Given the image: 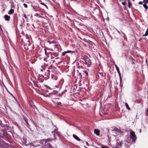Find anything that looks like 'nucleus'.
Listing matches in <instances>:
<instances>
[{
  "instance_id": "4",
  "label": "nucleus",
  "mask_w": 148,
  "mask_h": 148,
  "mask_svg": "<svg viewBox=\"0 0 148 148\" xmlns=\"http://www.w3.org/2000/svg\"><path fill=\"white\" fill-rule=\"evenodd\" d=\"M45 71V73L43 74V75H44L46 78L48 77L50 74L51 71L48 69L46 71Z\"/></svg>"
},
{
  "instance_id": "46",
  "label": "nucleus",
  "mask_w": 148,
  "mask_h": 148,
  "mask_svg": "<svg viewBox=\"0 0 148 148\" xmlns=\"http://www.w3.org/2000/svg\"><path fill=\"white\" fill-rule=\"evenodd\" d=\"M36 108V107H35V106L34 105L33 106V108Z\"/></svg>"
},
{
  "instance_id": "7",
  "label": "nucleus",
  "mask_w": 148,
  "mask_h": 148,
  "mask_svg": "<svg viewBox=\"0 0 148 148\" xmlns=\"http://www.w3.org/2000/svg\"><path fill=\"white\" fill-rule=\"evenodd\" d=\"M45 148H52L51 145L48 142H45Z\"/></svg>"
},
{
  "instance_id": "6",
  "label": "nucleus",
  "mask_w": 148,
  "mask_h": 148,
  "mask_svg": "<svg viewBox=\"0 0 148 148\" xmlns=\"http://www.w3.org/2000/svg\"><path fill=\"white\" fill-rule=\"evenodd\" d=\"M52 64H51L50 66H49L48 69L51 71H51L55 74V72H56V68L52 66Z\"/></svg>"
},
{
  "instance_id": "28",
  "label": "nucleus",
  "mask_w": 148,
  "mask_h": 148,
  "mask_svg": "<svg viewBox=\"0 0 148 148\" xmlns=\"http://www.w3.org/2000/svg\"><path fill=\"white\" fill-rule=\"evenodd\" d=\"M66 52L65 51H64L62 53V56H64L65 54H66Z\"/></svg>"
},
{
  "instance_id": "1",
  "label": "nucleus",
  "mask_w": 148,
  "mask_h": 148,
  "mask_svg": "<svg viewBox=\"0 0 148 148\" xmlns=\"http://www.w3.org/2000/svg\"><path fill=\"white\" fill-rule=\"evenodd\" d=\"M81 58L84 60V61H80L79 62H78V65H79L80 64H85L88 67L91 66L92 64L91 60L87 56L85 55L82 56Z\"/></svg>"
},
{
  "instance_id": "14",
  "label": "nucleus",
  "mask_w": 148,
  "mask_h": 148,
  "mask_svg": "<svg viewBox=\"0 0 148 148\" xmlns=\"http://www.w3.org/2000/svg\"><path fill=\"white\" fill-rule=\"evenodd\" d=\"M73 136L75 139L79 141H80V139L76 135H75L74 134H73Z\"/></svg>"
},
{
  "instance_id": "27",
  "label": "nucleus",
  "mask_w": 148,
  "mask_h": 148,
  "mask_svg": "<svg viewBox=\"0 0 148 148\" xmlns=\"http://www.w3.org/2000/svg\"><path fill=\"white\" fill-rule=\"evenodd\" d=\"M23 5L25 8H27V5L26 3H24Z\"/></svg>"
},
{
  "instance_id": "21",
  "label": "nucleus",
  "mask_w": 148,
  "mask_h": 148,
  "mask_svg": "<svg viewBox=\"0 0 148 148\" xmlns=\"http://www.w3.org/2000/svg\"><path fill=\"white\" fill-rule=\"evenodd\" d=\"M148 35V30H147L145 34L143 35V36H147Z\"/></svg>"
},
{
  "instance_id": "52",
  "label": "nucleus",
  "mask_w": 148,
  "mask_h": 148,
  "mask_svg": "<svg viewBox=\"0 0 148 148\" xmlns=\"http://www.w3.org/2000/svg\"><path fill=\"white\" fill-rule=\"evenodd\" d=\"M147 30H148V28H147Z\"/></svg>"
},
{
  "instance_id": "32",
  "label": "nucleus",
  "mask_w": 148,
  "mask_h": 148,
  "mask_svg": "<svg viewBox=\"0 0 148 148\" xmlns=\"http://www.w3.org/2000/svg\"><path fill=\"white\" fill-rule=\"evenodd\" d=\"M66 52V53H70L71 52V51H65Z\"/></svg>"
},
{
  "instance_id": "31",
  "label": "nucleus",
  "mask_w": 148,
  "mask_h": 148,
  "mask_svg": "<svg viewBox=\"0 0 148 148\" xmlns=\"http://www.w3.org/2000/svg\"><path fill=\"white\" fill-rule=\"evenodd\" d=\"M126 2H122V4L123 5H125V4H126Z\"/></svg>"
},
{
  "instance_id": "33",
  "label": "nucleus",
  "mask_w": 148,
  "mask_h": 148,
  "mask_svg": "<svg viewBox=\"0 0 148 148\" xmlns=\"http://www.w3.org/2000/svg\"><path fill=\"white\" fill-rule=\"evenodd\" d=\"M23 17L25 18V19H26L27 18V16L25 14H24L23 15Z\"/></svg>"
},
{
  "instance_id": "15",
  "label": "nucleus",
  "mask_w": 148,
  "mask_h": 148,
  "mask_svg": "<svg viewBox=\"0 0 148 148\" xmlns=\"http://www.w3.org/2000/svg\"><path fill=\"white\" fill-rule=\"evenodd\" d=\"M38 82H34V86L36 87L37 88H39L40 87V86L38 84Z\"/></svg>"
},
{
  "instance_id": "24",
  "label": "nucleus",
  "mask_w": 148,
  "mask_h": 148,
  "mask_svg": "<svg viewBox=\"0 0 148 148\" xmlns=\"http://www.w3.org/2000/svg\"><path fill=\"white\" fill-rule=\"evenodd\" d=\"M143 2L147 4L148 3V0H143Z\"/></svg>"
},
{
  "instance_id": "8",
  "label": "nucleus",
  "mask_w": 148,
  "mask_h": 148,
  "mask_svg": "<svg viewBox=\"0 0 148 148\" xmlns=\"http://www.w3.org/2000/svg\"><path fill=\"white\" fill-rule=\"evenodd\" d=\"M51 59L54 58V57H57L58 55V52H52L51 53Z\"/></svg>"
},
{
  "instance_id": "54",
  "label": "nucleus",
  "mask_w": 148,
  "mask_h": 148,
  "mask_svg": "<svg viewBox=\"0 0 148 148\" xmlns=\"http://www.w3.org/2000/svg\"><path fill=\"white\" fill-rule=\"evenodd\" d=\"M48 88H49V89H50V88H49V87H48Z\"/></svg>"
},
{
  "instance_id": "49",
  "label": "nucleus",
  "mask_w": 148,
  "mask_h": 148,
  "mask_svg": "<svg viewBox=\"0 0 148 148\" xmlns=\"http://www.w3.org/2000/svg\"><path fill=\"white\" fill-rule=\"evenodd\" d=\"M51 75H53V73H51Z\"/></svg>"
},
{
  "instance_id": "13",
  "label": "nucleus",
  "mask_w": 148,
  "mask_h": 148,
  "mask_svg": "<svg viewBox=\"0 0 148 148\" xmlns=\"http://www.w3.org/2000/svg\"><path fill=\"white\" fill-rule=\"evenodd\" d=\"M14 13V10L13 9H11L8 12V13L9 15H11Z\"/></svg>"
},
{
  "instance_id": "18",
  "label": "nucleus",
  "mask_w": 148,
  "mask_h": 148,
  "mask_svg": "<svg viewBox=\"0 0 148 148\" xmlns=\"http://www.w3.org/2000/svg\"><path fill=\"white\" fill-rule=\"evenodd\" d=\"M21 43L22 45H24V46H25L26 45H27L26 44V43L25 42L23 41V39L21 40Z\"/></svg>"
},
{
  "instance_id": "40",
  "label": "nucleus",
  "mask_w": 148,
  "mask_h": 148,
  "mask_svg": "<svg viewBox=\"0 0 148 148\" xmlns=\"http://www.w3.org/2000/svg\"><path fill=\"white\" fill-rule=\"evenodd\" d=\"M44 6H45L47 8H48V7L45 4V5H44Z\"/></svg>"
},
{
  "instance_id": "45",
  "label": "nucleus",
  "mask_w": 148,
  "mask_h": 148,
  "mask_svg": "<svg viewBox=\"0 0 148 148\" xmlns=\"http://www.w3.org/2000/svg\"><path fill=\"white\" fill-rule=\"evenodd\" d=\"M142 38H140V39H139V41H140L141 40H142Z\"/></svg>"
},
{
  "instance_id": "17",
  "label": "nucleus",
  "mask_w": 148,
  "mask_h": 148,
  "mask_svg": "<svg viewBox=\"0 0 148 148\" xmlns=\"http://www.w3.org/2000/svg\"><path fill=\"white\" fill-rule=\"evenodd\" d=\"M143 5L144 7L145 8V11H146L147 9H148V7L147 5H146V3L143 4Z\"/></svg>"
},
{
  "instance_id": "10",
  "label": "nucleus",
  "mask_w": 148,
  "mask_h": 148,
  "mask_svg": "<svg viewBox=\"0 0 148 148\" xmlns=\"http://www.w3.org/2000/svg\"><path fill=\"white\" fill-rule=\"evenodd\" d=\"M5 20L7 21H9L10 20V17L9 16L7 15H5L4 16Z\"/></svg>"
},
{
  "instance_id": "36",
  "label": "nucleus",
  "mask_w": 148,
  "mask_h": 148,
  "mask_svg": "<svg viewBox=\"0 0 148 148\" xmlns=\"http://www.w3.org/2000/svg\"><path fill=\"white\" fill-rule=\"evenodd\" d=\"M36 16H39L40 17L41 16H40L39 14H36Z\"/></svg>"
},
{
  "instance_id": "25",
  "label": "nucleus",
  "mask_w": 148,
  "mask_h": 148,
  "mask_svg": "<svg viewBox=\"0 0 148 148\" xmlns=\"http://www.w3.org/2000/svg\"><path fill=\"white\" fill-rule=\"evenodd\" d=\"M128 6L130 8V6H132L131 3L130 1L128 2Z\"/></svg>"
},
{
  "instance_id": "42",
  "label": "nucleus",
  "mask_w": 148,
  "mask_h": 148,
  "mask_svg": "<svg viewBox=\"0 0 148 148\" xmlns=\"http://www.w3.org/2000/svg\"><path fill=\"white\" fill-rule=\"evenodd\" d=\"M26 40H27V42H29V39H27V38L26 39Z\"/></svg>"
},
{
  "instance_id": "44",
  "label": "nucleus",
  "mask_w": 148,
  "mask_h": 148,
  "mask_svg": "<svg viewBox=\"0 0 148 148\" xmlns=\"http://www.w3.org/2000/svg\"><path fill=\"white\" fill-rule=\"evenodd\" d=\"M33 88H34V89H36V91H37L38 90H37V89L34 88L33 87Z\"/></svg>"
},
{
  "instance_id": "3",
  "label": "nucleus",
  "mask_w": 148,
  "mask_h": 148,
  "mask_svg": "<svg viewBox=\"0 0 148 148\" xmlns=\"http://www.w3.org/2000/svg\"><path fill=\"white\" fill-rule=\"evenodd\" d=\"M38 69L41 72H43L45 70V66L43 64H39L38 67Z\"/></svg>"
},
{
  "instance_id": "51",
  "label": "nucleus",
  "mask_w": 148,
  "mask_h": 148,
  "mask_svg": "<svg viewBox=\"0 0 148 148\" xmlns=\"http://www.w3.org/2000/svg\"><path fill=\"white\" fill-rule=\"evenodd\" d=\"M57 45H55V47H57Z\"/></svg>"
},
{
  "instance_id": "41",
  "label": "nucleus",
  "mask_w": 148,
  "mask_h": 148,
  "mask_svg": "<svg viewBox=\"0 0 148 148\" xmlns=\"http://www.w3.org/2000/svg\"><path fill=\"white\" fill-rule=\"evenodd\" d=\"M101 148H107V147L103 146L101 147Z\"/></svg>"
},
{
  "instance_id": "43",
  "label": "nucleus",
  "mask_w": 148,
  "mask_h": 148,
  "mask_svg": "<svg viewBox=\"0 0 148 148\" xmlns=\"http://www.w3.org/2000/svg\"><path fill=\"white\" fill-rule=\"evenodd\" d=\"M132 64H134V62L132 61Z\"/></svg>"
},
{
  "instance_id": "2",
  "label": "nucleus",
  "mask_w": 148,
  "mask_h": 148,
  "mask_svg": "<svg viewBox=\"0 0 148 148\" xmlns=\"http://www.w3.org/2000/svg\"><path fill=\"white\" fill-rule=\"evenodd\" d=\"M130 137L132 141L134 142H135L136 139V137L134 132L132 131L130 132Z\"/></svg>"
},
{
  "instance_id": "16",
  "label": "nucleus",
  "mask_w": 148,
  "mask_h": 148,
  "mask_svg": "<svg viewBox=\"0 0 148 148\" xmlns=\"http://www.w3.org/2000/svg\"><path fill=\"white\" fill-rule=\"evenodd\" d=\"M114 130L116 132H117L118 133H121V131L118 128H115L114 129Z\"/></svg>"
},
{
  "instance_id": "26",
  "label": "nucleus",
  "mask_w": 148,
  "mask_h": 148,
  "mask_svg": "<svg viewBox=\"0 0 148 148\" xmlns=\"http://www.w3.org/2000/svg\"><path fill=\"white\" fill-rule=\"evenodd\" d=\"M44 50L45 53V54L47 56V50H46V49L45 48V49H44Z\"/></svg>"
},
{
  "instance_id": "20",
  "label": "nucleus",
  "mask_w": 148,
  "mask_h": 148,
  "mask_svg": "<svg viewBox=\"0 0 148 148\" xmlns=\"http://www.w3.org/2000/svg\"><path fill=\"white\" fill-rule=\"evenodd\" d=\"M125 105L127 109H128V110H130V108L129 107L128 105V104L127 103H125Z\"/></svg>"
},
{
  "instance_id": "23",
  "label": "nucleus",
  "mask_w": 148,
  "mask_h": 148,
  "mask_svg": "<svg viewBox=\"0 0 148 148\" xmlns=\"http://www.w3.org/2000/svg\"><path fill=\"white\" fill-rule=\"evenodd\" d=\"M83 74H86V76H88V73L86 71H83Z\"/></svg>"
},
{
  "instance_id": "53",
  "label": "nucleus",
  "mask_w": 148,
  "mask_h": 148,
  "mask_svg": "<svg viewBox=\"0 0 148 148\" xmlns=\"http://www.w3.org/2000/svg\"><path fill=\"white\" fill-rule=\"evenodd\" d=\"M85 148H88L86 147H85Z\"/></svg>"
},
{
  "instance_id": "11",
  "label": "nucleus",
  "mask_w": 148,
  "mask_h": 148,
  "mask_svg": "<svg viewBox=\"0 0 148 148\" xmlns=\"http://www.w3.org/2000/svg\"><path fill=\"white\" fill-rule=\"evenodd\" d=\"M94 133L98 136L100 135V130H99L95 129L94 130Z\"/></svg>"
},
{
  "instance_id": "5",
  "label": "nucleus",
  "mask_w": 148,
  "mask_h": 148,
  "mask_svg": "<svg viewBox=\"0 0 148 148\" xmlns=\"http://www.w3.org/2000/svg\"><path fill=\"white\" fill-rule=\"evenodd\" d=\"M44 60L45 61V62H44V64L45 65H48L50 64L51 63L52 60L50 59H48L47 58H44Z\"/></svg>"
},
{
  "instance_id": "29",
  "label": "nucleus",
  "mask_w": 148,
  "mask_h": 148,
  "mask_svg": "<svg viewBox=\"0 0 148 148\" xmlns=\"http://www.w3.org/2000/svg\"><path fill=\"white\" fill-rule=\"evenodd\" d=\"M146 115L148 116V109H147L146 111Z\"/></svg>"
},
{
  "instance_id": "50",
  "label": "nucleus",
  "mask_w": 148,
  "mask_h": 148,
  "mask_svg": "<svg viewBox=\"0 0 148 148\" xmlns=\"http://www.w3.org/2000/svg\"><path fill=\"white\" fill-rule=\"evenodd\" d=\"M130 0H127V1H128V2L130 1Z\"/></svg>"
},
{
  "instance_id": "9",
  "label": "nucleus",
  "mask_w": 148,
  "mask_h": 148,
  "mask_svg": "<svg viewBox=\"0 0 148 148\" xmlns=\"http://www.w3.org/2000/svg\"><path fill=\"white\" fill-rule=\"evenodd\" d=\"M115 66L116 68V70L119 75L120 77V80H121V73L119 69V68L117 66V65L116 64H115Z\"/></svg>"
},
{
  "instance_id": "35",
  "label": "nucleus",
  "mask_w": 148,
  "mask_h": 148,
  "mask_svg": "<svg viewBox=\"0 0 148 148\" xmlns=\"http://www.w3.org/2000/svg\"><path fill=\"white\" fill-rule=\"evenodd\" d=\"M143 2L141 1H140L139 2L138 4H142L143 3Z\"/></svg>"
},
{
  "instance_id": "30",
  "label": "nucleus",
  "mask_w": 148,
  "mask_h": 148,
  "mask_svg": "<svg viewBox=\"0 0 148 148\" xmlns=\"http://www.w3.org/2000/svg\"><path fill=\"white\" fill-rule=\"evenodd\" d=\"M81 64H80L79 65V67L81 68H82V69H83L84 68V67L83 66H81V65H80Z\"/></svg>"
},
{
  "instance_id": "22",
  "label": "nucleus",
  "mask_w": 148,
  "mask_h": 148,
  "mask_svg": "<svg viewBox=\"0 0 148 148\" xmlns=\"http://www.w3.org/2000/svg\"><path fill=\"white\" fill-rule=\"evenodd\" d=\"M51 93L54 95H55L57 93L58 91L55 90H53L52 92H51Z\"/></svg>"
},
{
  "instance_id": "38",
  "label": "nucleus",
  "mask_w": 148,
  "mask_h": 148,
  "mask_svg": "<svg viewBox=\"0 0 148 148\" xmlns=\"http://www.w3.org/2000/svg\"><path fill=\"white\" fill-rule=\"evenodd\" d=\"M45 91L47 92H49V90L47 89H46L45 90Z\"/></svg>"
},
{
  "instance_id": "48",
  "label": "nucleus",
  "mask_w": 148,
  "mask_h": 148,
  "mask_svg": "<svg viewBox=\"0 0 148 148\" xmlns=\"http://www.w3.org/2000/svg\"><path fill=\"white\" fill-rule=\"evenodd\" d=\"M55 62V60H53V62Z\"/></svg>"
},
{
  "instance_id": "47",
  "label": "nucleus",
  "mask_w": 148,
  "mask_h": 148,
  "mask_svg": "<svg viewBox=\"0 0 148 148\" xmlns=\"http://www.w3.org/2000/svg\"><path fill=\"white\" fill-rule=\"evenodd\" d=\"M86 144H87V145H88V143L87 142H86Z\"/></svg>"
},
{
  "instance_id": "39",
  "label": "nucleus",
  "mask_w": 148,
  "mask_h": 148,
  "mask_svg": "<svg viewBox=\"0 0 148 148\" xmlns=\"http://www.w3.org/2000/svg\"><path fill=\"white\" fill-rule=\"evenodd\" d=\"M44 6H45L47 8H48V7L45 4V5H44Z\"/></svg>"
},
{
  "instance_id": "37",
  "label": "nucleus",
  "mask_w": 148,
  "mask_h": 148,
  "mask_svg": "<svg viewBox=\"0 0 148 148\" xmlns=\"http://www.w3.org/2000/svg\"><path fill=\"white\" fill-rule=\"evenodd\" d=\"M40 4H41V5H45V3H43V2H41L40 3Z\"/></svg>"
},
{
  "instance_id": "12",
  "label": "nucleus",
  "mask_w": 148,
  "mask_h": 148,
  "mask_svg": "<svg viewBox=\"0 0 148 148\" xmlns=\"http://www.w3.org/2000/svg\"><path fill=\"white\" fill-rule=\"evenodd\" d=\"M23 119H24V121H25V122L26 123V125H27V126L28 127H29L30 125H29V124L28 123V121H27V118H25V117H24L23 118Z\"/></svg>"
},
{
  "instance_id": "19",
  "label": "nucleus",
  "mask_w": 148,
  "mask_h": 148,
  "mask_svg": "<svg viewBox=\"0 0 148 148\" xmlns=\"http://www.w3.org/2000/svg\"><path fill=\"white\" fill-rule=\"evenodd\" d=\"M100 75L103 77H105L106 76V74L104 72H101L99 73Z\"/></svg>"
},
{
  "instance_id": "34",
  "label": "nucleus",
  "mask_w": 148,
  "mask_h": 148,
  "mask_svg": "<svg viewBox=\"0 0 148 148\" xmlns=\"http://www.w3.org/2000/svg\"><path fill=\"white\" fill-rule=\"evenodd\" d=\"M57 104L58 105H59L60 104H61V103L60 102H58L57 103Z\"/></svg>"
}]
</instances>
